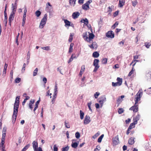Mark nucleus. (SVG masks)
<instances>
[{
  "instance_id": "f257e3e1",
  "label": "nucleus",
  "mask_w": 151,
  "mask_h": 151,
  "mask_svg": "<svg viewBox=\"0 0 151 151\" xmlns=\"http://www.w3.org/2000/svg\"><path fill=\"white\" fill-rule=\"evenodd\" d=\"M19 105H14V106L13 114L12 115V118L14 119L15 121L16 119L17 116V113L18 112V109Z\"/></svg>"
},
{
  "instance_id": "f03ea898",
  "label": "nucleus",
  "mask_w": 151,
  "mask_h": 151,
  "mask_svg": "<svg viewBox=\"0 0 151 151\" xmlns=\"http://www.w3.org/2000/svg\"><path fill=\"white\" fill-rule=\"evenodd\" d=\"M143 94L142 92L139 90L135 96V104L138 103V101L140 100V98Z\"/></svg>"
},
{
  "instance_id": "7ed1b4c3",
  "label": "nucleus",
  "mask_w": 151,
  "mask_h": 151,
  "mask_svg": "<svg viewBox=\"0 0 151 151\" xmlns=\"http://www.w3.org/2000/svg\"><path fill=\"white\" fill-rule=\"evenodd\" d=\"M92 2L91 0H89L86 3L82 5V8L85 10H88L89 9V5Z\"/></svg>"
},
{
  "instance_id": "20e7f679",
  "label": "nucleus",
  "mask_w": 151,
  "mask_h": 151,
  "mask_svg": "<svg viewBox=\"0 0 151 151\" xmlns=\"http://www.w3.org/2000/svg\"><path fill=\"white\" fill-rule=\"evenodd\" d=\"M106 100V98L105 96L100 97L98 99L99 102L100 103L101 107H102L104 101Z\"/></svg>"
},
{
  "instance_id": "39448f33",
  "label": "nucleus",
  "mask_w": 151,
  "mask_h": 151,
  "mask_svg": "<svg viewBox=\"0 0 151 151\" xmlns=\"http://www.w3.org/2000/svg\"><path fill=\"white\" fill-rule=\"evenodd\" d=\"M112 140L113 145H118L119 142L118 135H116L112 139Z\"/></svg>"
},
{
  "instance_id": "423d86ee",
  "label": "nucleus",
  "mask_w": 151,
  "mask_h": 151,
  "mask_svg": "<svg viewBox=\"0 0 151 151\" xmlns=\"http://www.w3.org/2000/svg\"><path fill=\"white\" fill-rule=\"evenodd\" d=\"M138 105L135 104V103L134 106H132L129 109V110L133 111L134 112L136 113L138 111Z\"/></svg>"
},
{
  "instance_id": "0eeeda50",
  "label": "nucleus",
  "mask_w": 151,
  "mask_h": 151,
  "mask_svg": "<svg viewBox=\"0 0 151 151\" xmlns=\"http://www.w3.org/2000/svg\"><path fill=\"white\" fill-rule=\"evenodd\" d=\"M106 36L108 38H113L114 37V34L112 31H109L106 34Z\"/></svg>"
},
{
  "instance_id": "6e6552de",
  "label": "nucleus",
  "mask_w": 151,
  "mask_h": 151,
  "mask_svg": "<svg viewBox=\"0 0 151 151\" xmlns=\"http://www.w3.org/2000/svg\"><path fill=\"white\" fill-rule=\"evenodd\" d=\"M88 46L91 49H96L97 47V44L96 42H93Z\"/></svg>"
},
{
  "instance_id": "1a4fd4ad",
  "label": "nucleus",
  "mask_w": 151,
  "mask_h": 151,
  "mask_svg": "<svg viewBox=\"0 0 151 151\" xmlns=\"http://www.w3.org/2000/svg\"><path fill=\"white\" fill-rule=\"evenodd\" d=\"M90 122V117L89 116L86 115L84 120V123L85 124H87L89 123Z\"/></svg>"
},
{
  "instance_id": "9d476101",
  "label": "nucleus",
  "mask_w": 151,
  "mask_h": 151,
  "mask_svg": "<svg viewBox=\"0 0 151 151\" xmlns=\"http://www.w3.org/2000/svg\"><path fill=\"white\" fill-rule=\"evenodd\" d=\"M89 36L87 42H90L92 39L94 37V35L92 33H90L89 32Z\"/></svg>"
},
{
  "instance_id": "9b49d317",
  "label": "nucleus",
  "mask_w": 151,
  "mask_h": 151,
  "mask_svg": "<svg viewBox=\"0 0 151 151\" xmlns=\"http://www.w3.org/2000/svg\"><path fill=\"white\" fill-rule=\"evenodd\" d=\"M33 147L34 151L37 150V148L38 147V143L37 142L35 141H33L32 142Z\"/></svg>"
},
{
  "instance_id": "f8f14e48",
  "label": "nucleus",
  "mask_w": 151,
  "mask_h": 151,
  "mask_svg": "<svg viewBox=\"0 0 151 151\" xmlns=\"http://www.w3.org/2000/svg\"><path fill=\"white\" fill-rule=\"evenodd\" d=\"M140 118V115L139 114H138L133 119V121L135 122V124L137 123V121L139 120Z\"/></svg>"
},
{
  "instance_id": "ddd939ff",
  "label": "nucleus",
  "mask_w": 151,
  "mask_h": 151,
  "mask_svg": "<svg viewBox=\"0 0 151 151\" xmlns=\"http://www.w3.org/2000/svg\"><path fill=\"white\" fill-rule=\"evenodd\" d=\"M80 15V13L78 12H74L72 14V17L73 19H75L77 18Z\"/></svg>"
},
{
  "instance_id": "4468645a",
  "label": "nucleus",
  "mask_w": 151,
  "mask_h": 151,
  "mask_svg": "<svg viewBox=\"0 0 151 151\" xmlns=\"http://www.w3.org/2000/svg\"><path fill=\"white\" fill-rule=\"evenodd\" d=\"M89 32H86L85 33H83V37L84 39L87 42L88 34H89Z\"/></svg>"
},
{
  "instance_id": "2eb2a0df",
  "label": "nucleus",
  "mask_w": 151,
  "mask_h": 151,
  "mask_svg": "<svg viewBox=\"0 0 151 151\" xmlns=\"http://www.w3.org/2000/svg\"><path fill=\"white\" fill-rule=\"evenodd\" d=\"M99 61L98 59H95L93 62V65L94 66H99Z\"/></svg>"
},
{
  "instance_id": "dca6fc26",
  "label": "nucleus",
  "mask_w": 151,
  "mask_h": 151,
  "mask_svg": "<svg viewBox=\"0 0 151 151\" xmlns=\"http://www.w3.org/2000/svg\"><path fill=\"white\" fill-rule=\"evenodd\" d=\"M47 14H45L44 17L42 19L41 22L45 23L46 24L47 20Z\"/></svg>"
},
{
  "instance_id": "f3484780",
  "label": "nucleus",
  "mask_w": 151,
  "mask_h": 151,
  "mask_svg": "<svg viewBox=\"0 0 151 151\" xmlns=\"http://www.w3.org/2000/svg\"><path fill=\"white\" fill-rule=\"evenodd\" d=\"M15 13L11 12L9 19V21H12L14 19Z\"/></svg>"
},
{
  "instance_id": "a211bd4d",
  "label": "nucleus",
  "mask_w": 151,
  "mask_h": 151,
  "mask_svg": "<svg viewBox=\"0 0 151 151\" xmlns=\"http://www.w3.org/2000/svg\"><path fill=\"white\" fill-rule=\"evenodd\" d=\"M81 22L84 23L86 25L88 24V21L87 18L82 19L81 21Z\"/></svg>"
},
{
  "instance_id": "6ab92c4d",
  "label": "nucleus",
  "mask_w": 151,
  "mask_h": 151,
  "mask_svg": "<svg viewBox=\"0 0 151 151\" xmlns=\"http://www.w3.org/2000/svg\"><path fill=\"white\" fill-rule=\"evenodd\" d=\"M19 96H18L16 97L14 105H19Z\"/></svg>"
},
{
  "instance_id": "aec40b11",
  "label": "nucleus",
  "mask_w": 151,
  "mask_h": 151,
  "mask_svg": "<svg viewBox=\"0 0 151 151\" xmlns=\"http://www.w3.org/2000/svg\"><path fill=\"white\" fill-rule=\"evenodd\" d=\"M134 138L132 137L130 138L128 140V143L131 145L133 144L134 142Z\"/></svg>"
},
{
  "instance_id": "412c9836",
  "label": "nucleus",
  "mask_w": 151,
  "mask_h": 151,
  "mask_svg": "<svg viewBox=\"0 0 151 151\" xmlns=\"http://www.w3.org/2000/svg\"><path fill=\"white\" fill-rule=\"evenodd\" d=\"M136 64V63H135L134 64H133L132 65L133 67L132 68L131 70L129 72V74H128V76H131L132 75L133 73V72L134 71V67L135 65Z\"/></svg>"
},
{
  "instance_id": "4be33fe9",
  "label": "nucleus",
  "mask_w": 151,
  "mask_h": 151,
  "mask_svg": "<svg viewBox=\"0 0 151 151\" xmlns=\"http://www.w3.org/2000/svg\"><path fill=\"white\" fill-rule=\"evenodd\" d=\"M125 1L124 0H119V6L120 7H122L124 4Z\"/></svg>"
},
{
  "instance_id": "5701e85b",
  "label": "nucleus",
  "mask_w": 151,
  "mask_h": 151,
  "mask_svg": "<svg viewBox=\"0 0 151 151\" xmlns=\"http://www.w3.org/2000/svg\"><path fill=\"white\" fill-rule=\"evenodd\" d=\"M12 12L14 13H15V12L16 11L17 8V6H16L14 5V4H12Z\"/></svg>"
},
{
  "instance_id": "b1692460",
  "label": "nucleus",
  "mask_w": 151,
  "mask_h": 151,
  "mask_svg": "<svg viewBox=\"0 0 151 151\" xmlns=\"http://www.w3.org/2000/svg\"><path fill=\"white\" fill-rule=\"evenodd\" d=\"M57 97V93H54V94L52 98V104H54L55 102V99Z\"/></svg>"
},
{
  "instance_id": "393cba45",
  "label": "nucleus",
  "mask_w": 151,
  "mask_h": 151,
  "mask_svg": "<svg viewBox=\"0 0 151 151\" xmlns=\"http://www.w3.org/2000/svg\"><path fill=\"white\" fill-rule=\"evenodd\" d=\"M74 44L73 43H71L70 45V48L69 49L68 52L70 53L72 52L73 50V47Z\"/></svg>"
},
{
  "instance_id": "a878e982",
  "label": "nucleus",
  "mask_w": 151,
  "mask_h": 151,
  "mask_svg": "<svg viewBox=\"0 0 151 151\" xmlns=\"http://www.w3.org/2000/svg\"><path fill=\"white\" fill-rule=\"evenodd\" d=\"M92 55L94 58H97L99 57V54L96 51L93 52Z\"/></svg>"
},
{
  "instance_id": "bb28decb",
  "label": "nucleus",
  "mask_w": 151,
  "mask_h": 151,
  "mask_svg": "<svg viewBox=\"0 0 151 151\" xmlns=\"http://www.w3.org/2000/svg\"><path fill=\"white\" fill-rule=\"evenodd\" d=\"M78 143L77 142H72L71 145L72 147L76 148L78 147Z\"/></svg>"
},
{
  "instance_id": "cd10ccee",
  "label": "nucleus",
  "mask_w": 151,
  "mask_h": 151,
  "mask_svg": "<svg viewBox=\"0 0 151 151\" xmlns=\"http://www.w3.org/2000/svg\"><path fill=\"white\" fill-rule=\"evenodd\" d=\"M64 22L65 24V26H70V22L68 21L67 19H64Z\"/></svg>"
},
{
  "instance_id": "c85d7f7f",
  "label": "nucleus",
  "mask_w": 151,
  "mask_h": 151,
  "mask_svg": "<svg viewBox=\"0 0 151 151\" xmlns=\"http://www.w3.org/2000/svg\"><path fill=\"white\" fill-rule=\"evenodd\" d=\"M117 82L119 83V85H121L122 84V79L119 77H118L116 79Z\"/></svg>"
},
{
  "instance_id": "c756f323",
  "label": "nucleus",
  "mask_w": 151,
  "mask_h": 151,
  "mask_svg": "<svg viewBox=\"0 0 151 151\" xmlns=\"http://www.w3.org/2000/svg\"><path fill=\"white\" fill-rule=\"evenodd\" d=\"M4 15L5 17V19H4V21L6 22V26L7 22V14L6 12V11H5V10H4Z\"/></svg>"
},
{
  "instance_id": "7c9ffc66",
  "label": "nucleus",
  "mask_w": 151,
  "mask_h": 151,
  "mask_svg": "<svg viewBox=\"0 0 151 151\" xmlns=\"http://www.w3.org/2000/svg\"><path fill=\"white\" fill-rule=\"evenodd\" d=\"M76 0H69V4L70 5H73L74 6L76 4Z\"/></svg>"
},
{
  "instance_id": "2f4dec72",
  "label": "nucleus",
  "mask_w": 151,
  "mask_h": 151,
  "mask_svg": "<svg viewBox=\"0 0 151 151\" xmlns=\"http://www.w3.org/2000/svg\"><path fill=\"white\" fill-rule=\"evenodd\" d=\"M30 144H28L26 146L24 147V148L22 149V151H26L30 147Z\"/></svg>"
},
{
  "instance_id": "473e14b6",
  "label": "nucleus",
  "mask_w": 151,
  "mask_h": 151,
  "mask_svg": "<svg viewBox=\"0 0 151 151\" xmlns=\"http://www.w3.org/2000/svg\"><path fill=\"white\" fill-rule=\"evenodd\" d=\"M137 124H135V122L133 121V122L130 124V126L129 127V129H132L134 127V125Z\"/></svg>"
},
{
  "instance_id": "72a5a7b5",
  "label": "nucleus",
  "mask_w": 151,
  "mask_h": 151,
  "mask_svg": "<svg viewBox=\"0 0 151 151\" xmlns=\"http://www.w3.org/2000/svg\"><path fill=\"white\" fill-rule=\"evenodd\" d=\"M107 58H104L102 60V63L103 64H106L107 63Z\"/></svg>"
},
{
  "instance_id": "f704fd0d",
  "label": "nucleus",
  "mask_w": 151,
  "mask_h": 151,
  "mask_svg": "<svg viewBox=\"0 0 151 151\" xmlns=\"http://www.w3.org/2000/svg\"><path fill=\"white\" fill-rule=\"evenodd\" d=\"M104 137V134H102L98 139L97 141L99 142H101V140Z\"/></svg>"
},
{
  "instance_id": "c9c22d12",
  "label": "nucleus",
  "mask_w": 151,
  "mask_h": 151,
  "mask_svg": "<svg viewBox=\"0 0 151 151\" xmlns=\"http://www.w3.org/2000/svg\"><path fill=\"white\" fill-rule=\"evenodd\" d=\"M84 115V113L81 110L80 111V118L81 119H83Z\"/></svg>"
},
{
  "instance_id": "e433bc0d",
  "label": "nucleus",
  "mask_w": 151,
  "mask_h": 151,
  "mask_svg": "<svg viewBox=\"0 0 151 151\" xmlns=\"http://www.w3.org/2000/svg\"><path fill=\"white\" fill-rule=\"evenodd\" d=\"M45 23L40 22L39 26V28H40V29L43 28L44 27V26L45 25Z\"/></svg>"
},
{
  "instance_id": "4c0bfd02",
  "label": "nucleus",
  "mask_w": 151,
  "mask_h": 151,
  "mask_svg": "<svg viewBox=\"0 0 151 151\" xmlns=\"http://www.w3.org/2000/svg\"><path fill=\"white\" fill-rule=\"evenodd\" d=\"M112 86L113 87H116L118 86H121L117 82L116 83L112 82Z\"/></svg>"
},
{
  "instance_id": "58836bf2",
  "label": "nucleus",
  "mask_w": 151,
  "mask_h": 151,
  "mask_svg": "<svg viewBox=\"0 0 151 151\" xmlns=\"http://www.w3.org/2000/svg\"><path fill=\"white\" fill-rule=\"evenodd\" d=\"M38 71V69L37 68H36V69L35 70H34L33 73V76H36L37 73Z\"/></svg>"
},
{
  "instance_id": "ea45409f",
  "label": "nucleus",
  "mask_w": 151,
  "mask_h": 151,
  "mask_svg": "<svg viewBox=\"0 0 151 151\" xmlns=\"http://www.w3.org/2000/svg\"><path fill=\"white\" fill-rule=\"evenodd\" d=\"M124 110L122 108H120L118 110V112L119 114H121L124 112Z\"/></svg>"
},
{
  "instance_id": "a19ab883",
  "label": "nucleus",
  "mask_w": 151,
  "mask_h": 151,
  "mask_svg": "<svg viewBox=\"0 0 151 151\" xmlns=\"http://www.w3.org/2000/svg\"><path fill=\"white\" fill-rule=\"evenodd\" d=\"M42 49L43 50H50V48L49 46L42 47Z\"/></svg>"
},
{
  "instance_id": "79ce46f5",
  "label": "nucleus",
  "mask_w": 151,
  "mask_h": 151,
  "mask_svg": "<svg viewBox=\"0 0 151 151\" xmlns=\"http://www.w3.org/2000/svg\"><path fill=\"white\" fill-rule=\"evenodd\" d=\"M65 127L67 128H69L70 127V125L68 122H67L66 121L65 122Z\"/></svg>"
},
{
  "instance_id": "37998d69",
  "label": "nucleus",
  "mask_w": 151,
  "mask_h": 151,
  "mask_svg": "<svg viewBox=\"0 0 151 151\" xmlns=\"http://www.w3.org/2000/svg\"><path fill=\"white\" fill-rule=\"evenodd\" d=\"M41 14V13L40 12L39 10L36 11L35 13V14L37 17H39L40 16Z\"/></svg>"
},
{
  "instance_id": "c03bdc74",
  "label": "nucleus",
  "mask_w": 151,
  "mask_h": 151,
  "mask_svg": "<svg viewBox=\"0 0 151 151\" xmlns=\"http://www.w3.org/2000/svg\"><path fill=\"white\" fill-rule=\"evenodd\" d=\"M69 149V147L68 146L65 147H63L62 148V151H68Z\"/></svg>"
},
{
  "instance_id": "a18cd8bd",
  "label": "nucleus",
  "mask_w": 151,
  "mask_h": 151,
  "mask_svg": "<svg viewBox=\"0 0 151 151\" xmlns=\"http://www.w3.org/2000/svg\"><path fill=\"white\" fill-rule=\"evenodd\" d=\"M48 6H49L50 7L52 6V5H51L50 3H49V2H47V3L46 4V10H47L48 9V8H49Z\"/></svg>"
},
{
  "instance_id": "49530a36",
  "label": "nucleus",
  "mask_w": 151,
  "mask_h": 151,
  "mask_svg": "<svg viewBox=\"0 0 151 151\" xmlns=\"http://www.w3.org/2000/svg\"><path fill=\"white\" fill-rule=\"evenodd\" d=\"M91 104H92V102L91 101H90L88 103V106L89 108V110L91 111H92V110L91 107Z\"/></svg>"
},
{
  "instance_id": "de8ad7c7",
  "label": "nucleus",
  "mask_w": 151,
  "mask_h": 151,
  "mask_svg": "<svg viewBox=\"0 0 151 151\" xmlns=\"http://www.w3.org/2000/svg\"><path fill=\"white\" fill-rule=\"evenodd\" d=\"M118 24V22H116L113 25L112 27V28L114 29H115V28L117 26Z\"/></svg>"
},
{
  "instance_id": "09e8293b",
  "label": "nucleus",
  "mask_w": 151,
  "mask_h": 151,
  "mask_svg": "<svg viewBox=\"0 0 151 151\" xmlns=\"http://www.w3.org/2000/svg\"><path fill=\"white\" fill-rule=\"evenodd\" d=\"M21 81V78H17L15 80V82L17 83H19Z\"/></svg>"
},
{
  "instance_id": "8fccbe9b",
  "label": "nucleus",
  "mask_w": 151,
  "mask_h": 151,
  "mask_svg": "<svg viewBox=\"0 0 151 151\" xmlns=\"http://www.w3.org/2000/svg\"><path fill=\"white\" fill-rule=\"evenodd\" d=\"M132 3L133 6L135 7L137 5V0H135L134 1H132Z\"/></svg>"
},
{
  "instance_id": "3c124183",
  "label": "nucleus",
  "mask_w": 151,
  "mask_h": 151,
  "mask_svg": "<svg viewBox=\"0 0 151 151\" xmlns=\"http://www.w3.org/2000/svg\"><path fill=\"white\" fill-rule=\"evenodd\" d=\"M145 45L146 47L147 48H148L151 45V44L149 42H146L145 43Z\"/></svg>"
},
{
  "instance_id": "603ef678",
  "label": "nucleus",
  "mask_w": 151,
  "mask_h": 151,
  "mask_svg": "<svg viewBox=\"0 0 151 151\" xmlns=\"http://www.w3.org/2000/svg\"><path fill=\"white\" fill-rule=\"evenodd\" d=\"M99 132H98L97 133H96L94 135H93V138L95 139L97 137H98L100 135V133Z\"/></svg>"
},
{
  "instance_id": "864d4df0",
  "label": "nucleus",
  "mask_w": 151,
  "mask_h": 151,
  "mask_svg": "<svg viewBox=\"0 0 151 151\" xmlns=\"http://www.w3.org/2000/svg\"><path fill=\"white\" fill-rule=\"evenodd\" d=\"M75 136L77 138H79L80 136V134L79 132H77L75 134Z\"/></svg>"
},
{
  "instance_id": "5fc2aeb1",
  "label": "nucleus",
  "mask_w": 151,
  "mask_h": 151,
  "mask_svg": "<svg viewBox=\"0 0 151 151\" xmlns=\"http://www.w3.org/2000/svg\"><path fill=\"white\" fill-rule=\"evenodd\" d=\"M73 40V35H72L71 33L70 34L69 38V39L68 41L69 42H71Z\"/></svg>"
},
{
  "instance_id": "6e6d98bb",
  "label": "nucleus",
  "mask_w": 151,
  "mask_h": 151,
  "mask_svg": "<svg viewBox=\"0 0 151 151\" xmlns=\"http://www.w3.org/2000/svg\"><path fill=\"white\" fill-rule=\"evenodd\" d=\"M100 95V93L98 92H96L94 94V97L96 99L98 98L99 96Z\"/></svg>"
},
{
  "instance_id": "4d7b16f0",
  "label": "nucleus",
  "mask_w": 151,
  "mask_h": 151,
  "mask_svg": "<svg viewBox=\"0 0 151 151\" xmlns=\"http://www.w3.org/2000/svg\"><path fill=\"white\" fill-rule=\"evenodd\" d=\"M85 69V65H83L81 67V71L83 72L84 71Z\"/></svg>"
},
{
  "instance_id": "13d9d810",
  "label": "nucleus",
  "mask_w": 151,
  "mask_h": 151,
  "mask_svg": "<svg viewBox=\"0 0 151 151\" xmlns=\"http://www.w3.org/2000/svg\"><path fill=\"white\" fill-rule=\"evenodd\" d=\"M147 91V92L148 93H151V87H150L148 88L147 90H145V91Z\"/></svg>"
},
{
  "instance_id": "bf43d9fd",
  "label": "nucleus",
  "mask_w": 151,
  "mask_h": 151,
  "mask_svg": "<svg viewBox=\"0 0 151 151\" xmlns=\"http://www.w3.org/2000/svg\"><path fill=\"white\" fill-rule=\"evenodd\" d=\"M139 55H136L135 56H134L133 57V61H135V60L136 59H137L138 58L139 56Z\"/></svg>"
},
{
  "instance_id": "052dcab7",
  "label": "nucleus",
  "mask_w": 151,
  "mask_h": 151,
  "mask_svg": "<svg viewBox=\"0 0 151 151\" xmlns=\"http://www.w3.org/2000/svg\"><path fill=\"white\" fill-rule=\"evenodd\" d=\"M119 12V11H116L113 14V15L114 17H116V16L118 14Z\"/></svg>"
},
{
  "instance_id": "680f3d73",
  "label": "nucleus",
  "mask_w": 151,
  "mask_h": 151,
  "mask_svg": "<svg viewBox=\"0 0 151 151\" xmlns=\"http://www.w3.org/2000/svg\"><path fill=\"white\" fill-rule=\"evenodd\" d=\"M84 0H78V3L80 4H83L84 1Z\"/></svg>"
},
{
  "instance_id": "e2e57ef3",
  "label": "nucleus",
  "mask_w": 151,
  "mask_h": 151,
  "mask_svg": "<svg viewBox=\"0 0 151 151\" xmlns=\"http://www.w3.org/2000/svg\"><path fill=\"white\" fill-rule=\"evenodd\" d=\"M53 150L54 151H58V148L57 147L56 145H54V146Z\"/></svg>"
},
{
  "instance_id": "0e129e2a",
  "label": "nucleus",
  "mask_w": 151,
  "mask_h": 151,
  "mask_svg": "<svg viewBox=\"0 0 151 151\" xmlns=\"http://www.w3.org/2000/svg\"><path fill=\"white\" fill-rule=\"evenodd\" d=\"M73 57V55H72L71 56V57L69 59V60L68 61V63H70V62L72 61V60H73V57Z\"/></svg>"
},
{
  "instance_id": "69168bd1",
  "label": "nucleus",
  "mask_w": 151,
  "mask_h": 151,
  "mask_svg": "<svg viewBox=\"0 0 151 151\" xmlns=\"http://www.w3.org/2000/svg\"><path fill=\"white\" fill-rule=\"evenodd\" d=\"M112 7H113L114 6H111V7H110V6L108 7V9H109V10H108V11L109 12H112Z\"/></svg>"
},
{
  "instance_id": "338daca9",
  "label": "nucleus",
  "mask_w": 151,
  "mask_h": 151,
  "mask_svg": "<svg viewBox=\"0 0 151 151\" xmlns=\"http://www.w3.org/2000/svg\"><path fill=\"white\" fill-rule=\"evenodd\" d=\"M40 102V100H38V101H37L36 102V103H35V106L38 107V105H39V103Z\"/></svg>"
},
{
  "instance_id": "774afa93",
  "label": "nucleus",
  "mask_w": 151,
  "mask_h": 151,
  "mask_svg": "<svg viewBox=\"0 0 151 151\" xmlns=\"http://www.w3.org/2000/svg\"><path fill=\"white\" fill-rule=\"evenodd\" d=\"M32 104H31V103H29V108L30 109H32L33 108V106H32Z\"/></svg>"
}]
</instances>
